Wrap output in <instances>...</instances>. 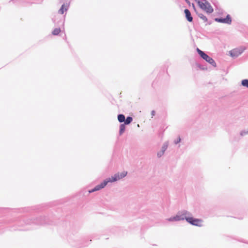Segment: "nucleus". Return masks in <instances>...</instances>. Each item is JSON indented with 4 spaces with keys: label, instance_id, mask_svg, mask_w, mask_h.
I'll list each match as a JSON object with an SVG mask.
<instances>
[{
    "label": "nucleus",
    "instance_id": "8",
    "mask_svg": "<svg viewBox=\"0 0 248 248\" xmlns=\"http://www.w3.org/2000/svg\"><path fill=\"white\" fill-rule=\"evenodd\" d=\"M243 52V50L240 48H235L230 51L229 53L231 57L236 58L240 55Z\"/></svg>",
    "mask_w": 248,
    "mask_h": 248
},
{
    "label": "nucleus",
    "instance_id": "17",
    "mask_svg": "<svg viewBox=\"0 0 248 248\" xmlns=\"http://www.w3.org/2000/svg\"><path fill=\"white\" fill-rule=\"evenodd\" d=\"M198 16L202 19L204 22L207 21V18L204 16L202 14H199Z\"/></svg>",
    "mask_w": 248,
    "mask_h": 248
},
{
    "label": "nucleus",
    "instance_id": "22",
    "mask_svg": "<svg viewBox=\"0 0 248 248\" xmlns=\"http://www.w3.org/2000/svg\"><path fill=\"white\" fill-rule=\"evenodd\" d=\"M186 1L187 2H188V0H186Z\"/></svg>",
    "mask_w": 248,
    "mask_h": 248
},
{
    "label": "nucleus",
    "instance_id": "19",
    "mask_svg": "<svg viewBox=\"0 0 248 248\" xmlns=\"http://www.w3.org/2000/svg\"><path fill=\"white\" fill-rule=\"evenodd\" d=\"M181 141V138L179 137L176 140L174 141L175 144H177Z\"/></svg>",
    "mask_w": 248,
    "mask_h": 248
},
{
    "label": "nucleus",
    "instance_id": "13",
    "mask_svg": "<svg viewBox=\"0 0 248 248\" xmlns=\"http://www.w3.org/2000/svg\"><path fill=\"white\" fill-rule=\"evenodd\" d=\"M125 129V124H121L120 125V130L119 134L120 135L123 134V133L124 132Z\"/></svg>",
    "mask_w": 248,
    "mask_h": 248
},
{
    "label": "nucleus",
    "instance_id": "4",
    "mask_svg": "<svg viewBox=\"0 0 248 248\" xmlns=\"http://www.w3.org/2000/svg\"><path fill=\"white\" fill-rule=\"evenodd\" d=\"M186 221L189 224L198 227H202V220L201 219L194 218L191 216H189L188 218H186Z\"/></svg>",
    "mask_w": 248,
    "mask_h": 248
},
{
    "label": "nucleus",
    "instance_id": "2",
    "mask_svg": "<svg viewBox=\"0 0 248 248\" xmlns=\"http://www.w3.org/2000/svg\"><path fill=\"white\" fill-rule=\"evenodd\" d=\"M127 172L123 171L122 172H118L111 176L110 177L107 178L108 183H113L116 182L125 177L127 175Z\"/></svg>",
    "mask_w": 248,
    "mask_h": 248
},
{
    "label": "nucleus",
    "instance_id": "21",
    "mask_svg": "<svg viewBox=\"0 0 248 248\" xmlns=\"http://www.w3.org/2000/svg\"><path fill=\"white\" fill-rule=\"evenodd\" d=\"M202 3L206 4L207 3H209L207 0H202Z\"/></svg>",
    "mask_w": 248,
    "mask_h": 248
},
{
    "label": "nucleus",
    "instance_id": "14",
    "mask_svg": "<svg viewBox=\"0 0 248 248\" xmlns=\"http://www.w3.org/2000/svg\"><path fill=\"white\" fill-rule=\"evenodd\" d=\"M132 120H133L132 117H131L130 116H128L125 119L124 124H130L132 122Z\"/></svg>",
    "mask_w": 248,
    "mask_h": 248
},
{
    "label": "nucleus",
    "instance_id": "20",
    "mask_svg": "<svg viewBox=\"0 0 248 248\" xmlns=\"http://www.w3.org/2000/svg\"><path fill=\"white\" fill-rule=\"evenodd\" d=\"M155 110H152V112H151V115H152V117L155 115Z\"/></svg>",
    "mask_w": 248,
    "mask_h": 248
},
{
    "label": "nucleus",
    "instance_id": "16",
    "mask_svg": "<svg viewBox=\"0 0 248 248\" xmlns=\"http://www.w3.org/2000/svg\"><path fill=\"white\" fill-rule=\"evenodd\" d=\"M60 32L61 29L60 28H56L53 31L52 34L54 35H58Z\"/></svg>",
    "mask_w": 248,
    "mask_h": 248
},
{
    "label": "nucleus",
    "instance_id": "18",
    "mask_svg": "<svg viewBox=\"0 0 248 248\" xmlns=\"http://www.w3.org/2000/svg\"><path fill=\"white\" fill-rule=\"evenodd\" d=\"M240 134L241 136L243 137L247 135H248V128L247 129L243 130L241 131L240 133Z\"/></svg>",
    "mask_w": 248,
    "mask_h": 248
},
{
    "label": "nucleus",
    "instance_id": "6",
    "mask_svg": "<svg viewBox=\"0 0 248 248\" xmlns=\"http://www.w3.org/2000/svg\"><path fill=\"white\" fill-rule=\"evenodd\" d=\"M108 184V182L107 179H106L100 184L96 186L93 188L91 190H89V192L91 193H93V192L99 190L103 188L104 187H105Z\"/></svg>",
    "mask_w": 248,
    "mask_h": 248
},
{
    "label": "nucleus",
    "instance_id": "15",
    "mask_svg": "<svg viewBox=\"0 0 248 248\" xmlns=\"http://www.w3.org/2000/svg\"><path fill=\"white\" fill-rule=\"evenodd\" d=\"M241 85L244 87L248 88V79H243L241 81Z\"/></svg>",
    "mask_w": 248,
    "mask_h": 248
},
{
    "label": "nucleus",
    "instance_id": "12",
    "mask_svg": "<svg viewBox=\"0 0 248 248\" xmlns=\"http://www.w3.org/2000/svg\"><path fill=\"white\" fill-rule=\"evenodd\" d=\"M118 120L120 123H123L125 122V116L124 114H120L118 115Z\"/></svg>",
    "mask_w": 248,
    "mask_h": 248
},
{
    "label": "nucleus",
    "instance_id": "5",
    "mask_svg": "<svg viewBox=\"0 0 248 248\" xmlns=\"http://www.w3.org/2000/svg\"><path fill=\"white\" fill-rule=\"evenodd\" d=\"M198 4L199 6L203 10L205 11L207 14H211L213 12L214 9L210 3H207L206 4L202 3L200 0L198 1Z\"/></svg>",
    "mask_w": 248,
    "mask_h": 248
},
{
    "label": "nucleus",
    "instance_id": "9",
    "mask_svg": "<svg viewBox=\"0 0 248 248\" xmlns=\"http://www.w3.org/2000/svg\"><path fill=\"white\" fill-rule=\"evenodd\" d=\"M168 145L169 143L168 141H166L163 143L161 150L157 152V155L158 158L161 157L164 155L165 152L168 148Z\"/></svg>",
    "mask_w": 248,
    "mask_h": 248
},
{
    "label": "nucleus",
    "instance_id": "7",
    "mask_svg": "<svg viewBox=\"0 0 248 248\" xmlns=\"http://www.w3.org/2000/svg\"><path fill=\"white\" fill-rule=\"evenodd\" d=\"M215 20L217 22L225 23L229 25L232 23V18L229 15H228L225 18H216Z\"/></svg>",
    "mask_w": 248,
    "mask_h": 248
},
{
    "label": "nucleus",
    "instance_id": "11",
    "mask_svg": "<svg viewBox=\"0 0 248 248\" xmlns=\"http://www.w3.org/2000/svg\"><path fill=\"white\" fill-rule=\"evenodd\" d=\"M68 7L69 5L68 4L63 3L59 11V13L63 14L64 11H66L67 10Z\"/></svg>",
    "mask_w": 248,
    "mask_h": 248
},
{
    "label": "nucleus",
    "instance_id": "3",
    "mask_svg": "<svg viewBox=\"0 0 248 248\" xmlns=\"http://www.w3.org/2000/svg\"><path fill=\"white\" fill-rule=\"evenodd\" d=\"M197 52L199 54V55L204 60H205L207 62H209L212 66L216 67V63L215 61L208 55H207L206 53H205L203 51L200 50L199 48H197L196 49Z\"/></svg>",
    "mask_w": 248,
    "mask_h": 248
},
{
    "label": "nucleus",
    "instance_id": "10",
    "mask_svg": "<svg viewBox=\"0 0 248 248\" xmlns=\"http://www.w3.org/2000/svg\"><path fill=\"white\" fill-rule=\"evenodd\" d=\"M184 13L187 21L190 22H192L193 21V17L190 11L188 9H186L184 10Z\"/></svg>",
    "mask_w": 248,
    "mask_h": 248
},
{
    "label": "nucleus",
    "instance_id": "1",
    "mask_svg": "<svg viewBox=\"0 0 248 248\" xmlns=\"http://www.w3.org/2000/svg\"><path fill=\"white\" fill-rule=\"evenodd\" d=\"M191 216V213L184 210L178 212L175 216L170 217L168 218L167 220L169 221H178L184 219L186 220V218H188L189 216Z\"/></svg>",
    "mask_w": 248,
    "mask_h": 248
}]
</instances>
